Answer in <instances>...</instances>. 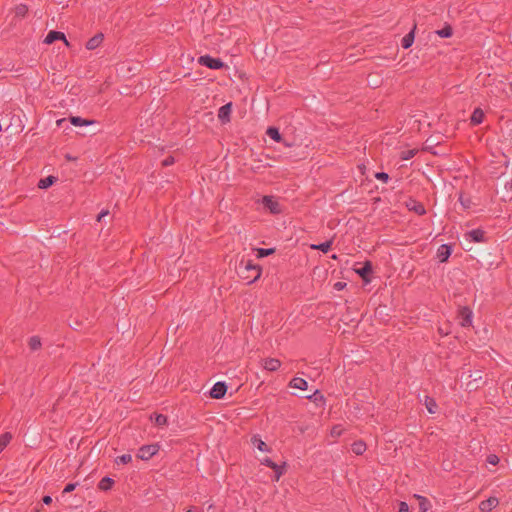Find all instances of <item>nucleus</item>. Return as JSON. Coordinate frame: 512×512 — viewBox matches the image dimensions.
Listing matches in <instances>:
<instances>
[{"label":"nucleus","mask_w":512,"mask_h":512,"mask_svg":"<svg viewBox=\"0 0 512 512\" xmlns=\"http://www.w3.org/2000/svg\"><path fill=\"white\" fill-rule=\"evenodd\" d=\"M262 274V267L254 264L252 260L242 259L238 267V275L251 284L257 281Z\"/></svg>","instance_id":"1"},{"label":"nucleus","mask_w":512,"mask_h":512,"mask_svg":"<svg viewBox=\"0 0 512 512\" xmlns=\"http://www.w3.org/2000/svg\"><path fill=\"white\" fill-rule=\"evenodd\" d=\"M66 122H70L73 126H77V127L90 126V125L97 124V121H95V120L85 119L80 116H73V115H70L68 118L59 119V120H57L56 123H57L58 127L62 128V127H64V124Z\"/></svg>","instance_id":"2"},{"label":"nucleus","mask_w":512,"mask_h":512,"mask_svg":"<svg viewBox=\"0 0 512 512\" xmlns=\"http://www.w3.org/2000/svg\"><path fill=\"white\" fill-rule=\"evenodd\" d=\"M473 258L477 259L483 266L491 268L495 263L491 252L478 247L472 250Z\"/></svg>","instance_id":"3"},{"label":"nucleus","mask_w":512,"mask_h":512,"mask_svg":"<svg viewBox=\"0 0 512 512\" xmlns=\"http://www.w3.org/2000/svg\"><path fill=\"white\" fill-rule=\"evenodd\" d=\"M198 63L212 70H220L226 67V64L220 58H214L208 54L200 56Z\"/></svg>","instance_id":"4"},{"label":"nucleus","mask_w":512,"mask_h":512,"mask_svg":"<svg viewBox=\"0 0 512 512\" xmlns=\"http://www.w3.org/2000/svg\"><path fill=\"white\" fill-rule=\"evenodd\" d=\"M261 204L263 205V208L269 211L271 214H279L282 212L281 205L274 196H263L261 199Z\"/></svg>","instance_id":"5"},{"label":"nucleus","mask_w":512,"mask_h":512,"mask_svg":"<svg viewBox=\"0 0 512 512\" xmlns=\"http://www.w3.org/2000/svg\"><path fill=\"white\" fill-rule=\"evenodd\" d=\"M159 449H160V446L157 443L150 444V445H143L138 450L137 458L147 461V460L151 459L154 455H156L157 452L159 451Z\"/></svg>","instance_id":"6"},{"label":"nucleus","mask_w":512,"mask_h":512,"mask_svg":"<svg viewBox=\"0 0 512 512\" xmlns=\"http://www.w3.org/2000/svg\"><path fill=\"white\" fill-rule=\"evenodd\" d=\"M468 377L470 379L466 383V386L469 391H476L484 384V381L482 378V371H480V370H477L474 373L470 372Z\"/></svg>","instance_id":"7"},{"label":"nucleus","mask_w":512,"mask_h":512,"mask_svg":"<svg viewBox=\"0 0 512 512\" xmlns=\"http://www.w3.org/2000/svg\"><path fill=\"white\" fill-rule=\"evenodd\" d=\"M261 463L275 472V479L279 480L280 476L283 475L286 471V464L278 465L274 461H272L269 457H265L261 460Z\"/></svg>","instance_id":"8"},{"label":"nucleus","mask_w":512,"mask_h":512,"mask_svg":"<svg viewBox=\"0 0 512 512\" xmlns=\"http://www.w3.org/2000/svg\"><path fill=\"white\" fill-rule=\"evenodd\" d=\"M355 272L361 277V279L365 283H369L371 281L370 275L373 272V266L370 261H365L360 268H356Z\"/></svg>","instance_id":"9"},{"label":"nucleus","mask_w":512,"mask_h":512,"mask_svg":"<svg viewBox=\"0 0 512 512\" xmlns=\"http://www.w3.org/2000/svg\"><path fill=\"white\" fill-rule=\"evenodd\" d=\"M472 314V310L467 306L461 307L459 309L458 317L462 327H469L472 325Z\"/></svg>","instance_id":"10"},{"label":"nucleus","mask_w":512,"mask_h":512,"mask_svg":"<svg viewBox=\"0 0 512 512\" xmlns=\"http://www.w3.org/2000/svg\"><path fill=\"white\" fill-rule=\"evenodd\" d=\"M454 244H442L437 249V258L440 263H445L448 261L449 257L452 254Z\"/></svg>","instance_id":"11"},{"label":"nucleus","mask_w":512,"mask_h":512,"mask_svg":"<svg viewBox=\"0 0 512 512\" xmlns=\"http://www.w3.org/2000/svg\"><path fill=\"white\" fill-rule=\"evenodd\" d=\"M227 389L228 386L225 382H217L210 390V397L213 399H222L225 396Z\"/></svg>","instance_id":"12"},{"label":"nucleus","mask_w":512,"mask_h":512,"mask_svg":"<svg viewBox=\"0 0 512 512\" xmlns=\"http://www.w3.org/2000/svg\"><path fill=\"white\" fill-rule=\"evenodd\" d=\"M57 40H62L66 46H70L69 41L66 39V36L63 32L51 30L48 32L44 39V43L52 44Z\"/></svg>","instance_id":"13"},{"label":"nucleus","mask_w":512,"mask_h":512,"mask_svg":"<svg viewBox=\"0 0 512 512\" xmlns=\"http://www.w3.org/2000/svg\"><path fill=\"white\" fill-rule=\"evenodd\" d=\"M406 207L409 211L414 212L417 215H424L426 214V209L422 202H419L413 198H409L406 201Z\"/></svg>","instance_id":"14"},{"label":"nucleus","mask_w":512,"mask_h":512,"mask_svg":"<svg viewBox=\"0 0 512 512\" xmlns=\"http://www.w3.org/2000/svg\"><path fill=\"white\" fill-rule=\"evenodd\" d=\"M231 112H232V102H229L223 106H221L218 110V118L219 120L225 124L230 122L231 118Z\"/></svg>","instance_id":"15"},{"label":"nucleus","mask_w":512,"mask_h":512,"mask_svg":"<svg viewBox=\"0 0 512 512\" xmlns=\"http://www.w3.org/2000/svg\"><path fill=\"white\" fill-rule=\"evenodd\" d=\"M499 504V500L498 498L496 497H489L488 499L486 500H483L480 505H479V509L482 511V512H490L492 511L495 507H497Z\"/></svg>","instance_id":"16"},{"label":"nucleus","mask_w":512,"mask_h":512,"mask_svg":"<svg viewBox=\"0 0 512 512\" xmlns=\"http://www.w3.org/2000/svg\"><path fill=\"white\" fill-rule=\"evenodd\" d=\"M335 236H332L329 240L320 244H310L309 247L312 250H319L323 253H327L331 250Z\"/></svg>","instance_id":"17"},{"label":"nucleus","mask_w":512,"mask_h":512,"mask_svg":"<svg viewBox=\"0 0 512 512\" xmlns=\"http://www.w3.org/2000/svg\"><path fill=\"white\" fill-rule=\"evenodd\" d=\"M103 40H104V35H103V33L99 32L87 41L86 48L88 50H94L100 46V44L103 42Z\"/></svg>","instance_id":"18"},{"label":"nucleus","mask_w":512,"mask_h":512,"mask_svg":"<svg viewBox=\"0 0 512 512\" xmlns=\"http://www.w3.org/2000/svg\"><path fill=\"white\" fill-rule=\"evenodd\" d=\"M416 24H414L413 28L409 33H407L401 40V46L404 49L410 48L415 40V30H416Z\"/></svg>","instance_id":"19"},{"label":"nucleus","mask_w":512,"mask_h":512,"mask_svg":"<svg viewBox=\"0 0 512 512\" xmlns=\"http://www.w3.org/2000/svg\"><path fill=\"white\" fill-rule=\"evenodd\" d=\"M484 117L485 115L483 110L481 108H475L470 117V124L472 126H477L483 122Z\"/></svg>","instance_id":"20"},{"label":"nucleus","mask_w":512,"mask_h":512,"mask_svg":"<svg viewBox=\"0 0 512 512\" xmlns=\"http://www.w3.org/2000/svg\"><path fill=\"white\" fill-rule=\"evenodd\" d=\"M281 366L280 360L276 358H267L264 360V369L274 372L277 371Z\"/></svg>","instance_id":"21"},{"label":"nucleus","mask_w":512,"mask_h":512,"mask_svg":"<svg viewBox=\"0 0 512 512\" xmlns=\"http://www.w3.org/2000/svg\"><path fill=\"white\" fill-rule=\"evenodd\" d=\"M57 180H58V178L56 176L49 175V176H47L45 178L40 179L37 186L40 189H48L54 183H56Z\"/></svg>","instance_id":"22"},{"label":"nucleus","mask_w":512,"mask_h":512,"mask_svg":"<svg viewBox=\"0 0 512 512\" xmlns=\"http://www.w3.org/2000/svg\"><path fill=\"white\" fill-rule=\"evenodd\" d=\"M289 387L291 388H296V389H301V390H306L307 387H308V383L305 379L303 378H300V377H294L293 379H291V381L289 382Z\"/></svg>","instance_id":"23"},{"label":"nucleus","mask_w":512,"mask_h":512,"mask_svg":"<svg viewBox=\"0 0 512 512\" xmlns=\"http://www.w3.org/2000/svg\"><path fill=\"white\" fill-rule=\"evenodd\" d=\"M414 497L418 500V509L419 512H427L431 507L430 501L421 495L415 494Z\"/></svg>","instance_id":"24"},{"label":"nucleus","mask_w":512,"mask_h":512,"mask_svg":"<svg viewBox=\"0 0 512 512\" xmlns=\"http://www.w3.org/2000/svg\"><path fill=\"white\" fill-rule=\"evenodd\" d=\"M266 134L271 139H273L275 142H282L283 141L282 134L280 133V131H279V129L277 127L269 126L267 128Z\"/></svg>","instance_id":"25"},{"label":"nucleus","mask_w":512,"mask_h":512,"mask_svg":"<svg viewBox=\"0 0 512 512\" xmlns=\"http://www.w3.org/2000/svg\"><path fill=\"white\" fill-rule=\"evenodd\" d=\"M114 483L115 481L112 478L106 476L100 480V482L98 483V488L102 491H108L112 489Z\"/></svg>","instance_id":"26"},{"label":"nucleus","mask_w":512,"mask_h":512,"mask_svg":"<svg viewBox=\"0 0 512 512\" xmlns=\"http://www.w3.org/2000/svg\"><path fill=\"white\" fill-rule=\"evenodd\" d=\"M253 250L256 252V257L258 259L268 257L276 251L275 248H254Z\"/></svg>","instance_id":"27"},{"label":"nucleus","mask_w":512,"mask_h":512,"mask_svg":"<svg viewBox=\"0 0 512 512\" xmlns=\"http://www.w3.org/2000/svg\"><path fill=\"white\" fill-rule=\"evenodd\" d=\"M472 241L474 242H482L484 241V235H485V232L482 230V229H475V230H472L470 232H468L467 234Z\"/></svg>","instance_id":"28"},{"label":"nucleus","mask_w":512,"mask_h":512,"mask_svg":"<svg viewBox=\"0 0 512 512\" xmlns=\"http://www.w3.org/2000/svg\"><path fill=\"white\" fill-rule=\"evenodd\" d=\"M351 450L356 455H362L366 451V444L361 440L355 441L351 445Z\"/></svg>","instance_id":"29"},{"label":"nucleus","mask_w":512,"mask_h":512,"mask_svg":"<svg viewBox=\"0 0 512 512\" xmlns=\"http://www.w3.org/2000/svg\"><path fill=\"white\" fill-rule=\"evenodd\" d=\"M437 35L441 38H449L453 35V28L450 24H445V26L436 31Z\"/></svg>","instance_id":"30"},{"label":"nucleus","mask_w":512,"mask_h":512,"mask_svg":"<svg viewBox=\"0 0 512 512\" xmlns=\"http://www.w3.org/2000/svg\"><path fill=\"white\" fill-rule=\"evenodd\" d=\"M28 346L31 351H37L41 348V339L39 336H32L28 341Z\"/></svg>","instance_id":"31"},{"label":"nucleus","mask_w":512,"mask_h":512,"mask_svg":"<svg viewBox=\"0 0 512 512\" xmlns=\"http://www.w3.org/2000/svg\"><path fill=\"white\" fill-rule=\"evenodd\" d=\"M425 406L430 414H434L437 409V404L434 398L426 396L425 397Z\"/></svg>","instance_id":"32"},{"label":"nucleus","mask_w":512,"mask_h":512,"mask_svg":"<svg viewBox=\"0 0 512 512\" xmlns=\"http://www.w3.org/2000/svg\"><path fill=\"white\" fill-rule=\"evenodd\" d=\"M307 398L309 400H311L312 402H314L315 404L324 403L325 402V397L320 392V390H315L314 393L309 395V396H307Z\"/></svg>","instance_id":"33"},{"label":"nucleus","mask_w":512,"mask_h":512,"mask_svg":"<svg viewBox=\"0 0 512 512\" xmlns=\"http://www.w3.org/2000/svg\"><path fill=\"white\" fill-rule=\"evenodd\" d=\"M252 444L257 448L259 449L260 451H268V446L267 444L261 440L260 438H258L257 436H253L252 439Z\"/></svg>","instance_id":"34"},{"label":"nucleus","mask_w":512,"mask_h":512,"mask_svg":"<svg viewBox=\"0 0 512 512\" xmlns=\"http://www.w3.org/2000/svg\"><path fill=\"white\" fill-rule=\"evenodd\" d=\"M11 439H12V435L9 432H6L0 436V453L10 443Z\"/></svg>","instance_id":"35"},{"label":"nucleus","mask_w":512,"mask_h":512,"mask_svg":"<svg viewBox=\"0 0 512 512\" xmlns=\"http://www.w3.org/2000/svg\"><path fill=\"white\" fill-rule=\"evenodd\" d=\"M459 201L463 210L469 209L472 205L470 197H465L463 193H460Z\"/></svg>","instance_id":"36"},{"label":"nucleus","mask_w":512,"mask_h":512,"mask_svg":"<svg viewBox=\"0 0 512 512\" xmlns=\"http://www.w3.org/2000/svg\"><path fill=\"white\" fill-rule=\"evenodd\" d=\"M167 416L164 414H155L154 423L156 426L162 427L167 424Z\"/></svg>","instance_id":"37"},{"label":"nucleus","mask_w":512,"mask_h":512,"mask_svg":"<svg viewBox=\"0 0 512 512\" xmlns=\"http://www.w3.org/2000/svg\"><path fill=\"white\" fill-rule=\"evenodd\" d=\"M500 182L504 185L505 190H511L512 191V179H509V176H505L504 173L500 176Z\"/></svg>","instance_id":"38"},{"label":"nucleus","mask_w":512,"mask_h":512,"mask_svg":"<svg viewBox=\"0 0 512 512\" xmlns=\"http://www.w3.org/2000/svg\"><path fill=\"white\" fill-rule=\"evenodd\" d=\"M132 461V456L130 454H123L121 456H118L115 459L116 464H128Z\"/></svg>","instance_id":"39"},{"label":"nucleus","mask_w":512,"mask_h":512,"mask_svg":"<svg viewBox=\"0 0 512 512\" xmlns=\"http://www.w3.org/2000/svg\"><path fill=\"white\" fill-rule=\"evenodd\" d=\"M417 154L416 149H409L401 152V159L402 160H409L413 158Z\"/></svg>","instance_id":"40"},{"label":"nucleus","mask_w":512,"mask_h":512,"mask_svg":"<svg viewBox=\"0 0 512 512\" xmlns=\"http://www.w3.org/2000/svg\"><path fill=\"white\" fill-rule=\"evenodd\" d=\"M375 178L384 183H387L390 179V176L386 172H376Z\"/></svg>","instance_id":"41"},{"label":"nucleus","mask_w":512,"mask_h":512,"mask_svg":"<svg viewBox=\"0 0 512 512\" xmlns=\"http://www.w3.org/2000/svg\"><path fill=\"white\" fill-rule=\"evenodd\" d=\"M487 462L491 465H497L499 463V457L495 454H490L487 457Z\"/></svg>","instance_id":"42"},{"label":"nucleus","mask_w":512,"mask_h":512,"mask_svg":"<svg viewBox=\"0 0 512 512\" xmlns=\"http://www.w3.org/2000/svg\"><path fill=\"white\" fill-rule=\"evenodd\" d=\"M175 163V158L173 156H168L162 161V166L167 167L173 165Z\"/></svg>","instance_id":"43"},{"label":"nucleus","mask_w":512,"mask_h":512,"mask_svg":"<svg viewBox=\"0 0 512 512\" xmlns=\"http://www.w3.org/2000/svg\"><path fill=\"white\" fill-rule=\"evenodd\" d=\"M27 7L25 5H19L16 8V15L17 16H24L27 12Z\"/></svg>","instance_id":"44"},{"label":"nucleus","mask_w":512,"mask_h":512,"mask_svg":"<svg viewBox=\"0 0 512 512\" xmlns=\"http://www.w3.org/2000/svg\"><path fill=\"white\" fill-rule=\"evenodd\" d=\"M76 486H77V483H68V484L65 486V488H64V490H63V493L65 494V493H70V492L74 491V489L76 488Z\"/></svg>","instance_id":"45"},{"label":"nucleus","mask_w":512,"mask_h":512,"mask_svg":"<svg viewBox=\"0 0 512 512\" xmlns=\"http://www.w3.org/2000/svg\"><path fill=\"white\" fill-rule=\"evenodd\" d=\"M398 512H410L409 505L406 502L401 501L399 503V511Z\"/></svg>","instance_id":"46"},{"label":"nucleus","mask_w":512,"mask_h":512,"mask_svg":"<svg viewBox=\"0 0 512 512\" xmlns=\"http://www.w3.org/2000/svg\"><path fill=\"white\" fill-rule=\"evenodd\" d=\"M347 286L346 282L338 281L334 284L333 288L337 291L343 290Z\"/></svg>","instance_id":"47"},{"label":"nucleus","mask_w":512,"mask_h":512,"mask_svg":"<svg viewBox=\"0 0 512 512\" xmlns=\"http://www.w3.org/2000/svg\"><path fill=\"white\" fill-rule=\"evenodd\" d=\"M107 215H109V211L108 210H102L100 213L97 214L96 221L100 222Z\"/></svg>","instance_id":"48"},{"label":"nucleus","mask_w":512,"mask_h":512,"mask_svg":"<svg viewBox=\"0 0 512 512\" xmlns=\"http://www.w3.org/2000/svg\"><path fill=\"white\" fill-rule=\"evenodd\" d=\"M42 502H43V504H45V505H50V504L52 503V497H51V496H49V495H45V496H43V498H42Z\"/></svg>","instance_id":"49"},{"label":"nucleus","mask_w":512,"mask_h":512,"mask_svg":"<svg viewBox=\"0 0 512 512\" xmlns=\"http://www.w3.org/2000/svg\"><path fill=\"white\" fill-rule=\"evenodd\" d=\"M331 434L339 436L340 435V431H337V427H333V429L331 431Z\"/></svg>","instance_id":"50"},{"label":"nucleus","mask_w":512,"mask_h":512,"mask_svg":"<svg viewBox=\"0 0 512 512\" xmlns=\"http://www.w3.org/2000/svg\"><path fill=\"white\" fill-rule=\"evenodd\" d=\"M67 160H72L73 158L70 155H66Z\"/></svg>","instance_id":"51"},{"label":"nucleus","mask_w":512,"mask_h":512,"mask_svg":"<svg viewBox=\"0 0 512 512\" xmlns=\"http://www.w3.org/2000/svg\"><path fill=\"white\" fill-rule=\"evenodd\" d=\"M40 510L39 509H36L35 512H39Z\"/></svg>","instance_id":"52"},{"label":"nucleus","mask_w":512,"mask_h":512,"mask_svg":"<svg viewBox=\"0 0 512 512\" xmlns=\"http://www.w3.org/2000/svg\"><path fill=\"white\" fill-rule=\"evenodd\" d=\"M511 389H512V383H511Z\"/></svg>","instance_id":"53"}]
</instances>
